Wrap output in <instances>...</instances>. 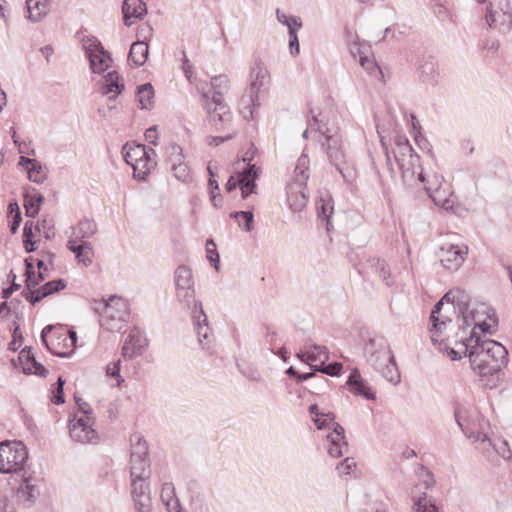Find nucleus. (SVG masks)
<instances>
[{
    "mask_svg": "<svg viewBox=\"0 0 512 512\" xmlns=\"http://www.w3.org/2000/svg\"><path fill=\"white\" fill-rule=\"evenodd\" d=\"M131 495L137 512H151L148 480L151 475L148 445L140 434L130 438Z\"/></svg>",
    "mask_w": 512,
    "mask_h": 512,
    "instance_id": "1",
    "label": "nucleus"
},
{
    "mask_svg": "<svg viewBox=\"0 0 512 512\" xmlns=\"http://www.w3.org/2000/svg\"><path fill=\"white\" fill-rule=\"evenodd\" d=\"M393 153L401 171L403 183L407 187L423 185L428 194L442 188L443 177L437 173H426L424 171L420 164V157L414 152L406 137H396Z\"/></svg>",
    "mask_w": 512,
    "mask_h": 512,
    "instance_id": "2",
    "label": "nucleus"
},
{
    "mask_svg": "<svg viewBox=\"0 0 512 512\" xmlns=\"http://www.w3.org/2000/svg\"><path fill=\"white\" fill-rule=\"evenodd\" d=\"M508 352L499 342L482 337L469 354L471 368L481 377L497 374L508 362Z\"/></svg>",
    "mask_w": 512,
    "mask_h": 512,
    "instance_id": "3",
    "label": "nucleus"
},
{
    "mask_svg": "<svg viewBox=\"0 0 512 512\" xmlns=\"http://www.w3.org/2000/svg\"><path fill=\"white\" fill-rule=\"evenodd\" d=\"M312 130H317L323 139H319L321 147L329 162L339 171L344 179L350 177L345 165L348 163L347 154L343 145V137L336 123H322L316 117L310 124Z\"/></svg>",
    "mask_w": 512,
    "mask_h": 512,
    "instance_id": "4",
    "label": "nucleus"
},
{
    "mask_svg": "<svg viewBox=\"0 0 512 512\" xmlns=\"http://www.w3.org/2000/svg\"><path fill=\"white\" fill-rule=\"evenodd\" d=\"M367 362L387 381L397 385L400 372L389 344L384 339H370L364 349Z\"/></svg>",
    "mask_w": 512,
    "mask_h": 512,
    "instance_id": "5",
    "label": "nucleus"
},
{
    "mask_svg": "<svg viewBox=\"0 0 512 512\" xmlns=\"http://www.w3.org/2000/svg\"><path fill=\"white\" fill-rule=\"evenodd\" d=\"M444 302L451 303L453 309L459 312L463 329L464 326L470 325L468 312L473 307H471L469 295L461 289L450 290L435 304L431 312L430 320L432 322V328L430 332L431 338L434 342L438 341L436 334L441 332L442 329H445L447 322H451V320H447L440 314Z\"/></svg>",
    "mask_w": 512,
    "mask_h": 512,
    "instance_id": "6",
    "label": "nucleus"
},
{
    "mask_svg": "<svg viewBox=\"0 0 512 512\" xmlns=\"http://www.w3.org/2000/svg\"><path fill=\"white\" fill-rule=\"evenodd\" d=\"M309 163L308 156L302 154L297 160L293 180L287 185V203L294 212L301 211L307 204L305 189L309 179Z\"/></svg>",
    "mask_w": 512,
    "mask_h": 512,
    "instance_id": "7",
    "label": "nucleus"
},
{
    "mask_svg": "<svg viewBox=\"0 0 512 512\" xmlns=\"http://www.w3.org/2000/svg\"><path fill=\"white\" fill-rule=\"evenodd\" d=\"M94 310L101 315L100 325L109 331H120L129 316L127 302L116 296L95 302Z\"/></svg>",
    "mask_w": 512,
    "mask_h": 512,
    "instance_id": "8",
    "label": "nucleus"
},
{
    "mask_svg": "<svg viewBox=\"0 0 512 512\" xmlns=\"http://www.w3.org/2000/svg\"><path fill=\"white\" fill-rule=\"evenodd\" d=\"M486 3L485 21L499 33L506 34L512 27V11L508 0H478Z\"/></svg>",
    "mask_w": 512,
    "mask_h": 512,
    "instance_id": "9",
    "label": "nucleus"
},
{
    "mask_svg": "<svg viewBox=\"0 0 512 512\" xmlns=\"http://www.w3.org/2000/svg\"><path fill=\"white\" fill-rule=\"evenodd\" d=\"M28 452L22 442L0 443V473H17L24 470Z\"/></svg>",
    "mask_w": 512,
    "mask_h": 512,
    "instance_id": "10",
    "label": "nucleus"
},
{
    "mask_svg": "<svg viewBox=\"0 0 512 512\" xmlns=\"http://www.w3.org/2000/svg\"><path fill=\"white\" fill-rule=\"evenodd\" d=\"M202 100L208 112L209 120L217 131L232 130V114L229 107L223 102L220 93L210 98L207 92H202Z\"/></svg>",
    "mask_w": 512,
    "mask_h": 512,
    "instance_id": "11",
    "label": "nucleus"
},
{
    "mask_svg": "<svg viewBox=\"0 0 512 512\" xmlns=\"http://www.w3.org/2000/svg\"><path fill=\"white\" fill-rule=\"evenodd\" d=\"M325 420L315 419V424L319 430L330 429L326 438L328 442V454L333 458H339L344 455L348 450V443L345 440L344 428L334 421L335 416L333 413L324 414Z\"/></svg>",
    "mask_w": 512,
    "mask_h": 512,
    "instance_id": "12",
    "label": "nucleus"
},
{
    "mask_svg": "<svg viewBox=\"0 0 512 512\" xmlns=\"http://www.w3.org/2000/svg\"><path fill=\"white\" fill-rule=\"evenodd\" d=\"M465 411L457 407L454 411L455 420L462 430V432L471 439L475 444L476 448L487 458L494 457V446L496 439H491L487 433L477 431H472L468 424L466 423V419L464 418Z\"/></svg>",
    "mask_w": 512,
    "mask_h": 512,
    "instance_id": "13",
    "label": "nucleus"
},
{
    "mask_svg": "<svg viewBox=\"0 0 512 512\" xmlns=\"http://www.w3.org/2000/svg\"><path fill=\"white\" fill-rule=\"evenodd\" d=\"M270 74L266 66L260 59L254 61L250 71V86L248 104L251 107H259V93L268 89L270 84Z\"/></svg>",
    "mask_w": 512,
    "mask_h": 512,
    "instance_id": "14",
    "label": "nucleus"
},
{
    "mask_svg": "<svg viewBox=\"0 0 512 512\" xmlns=\"http://www.w3.org/2000/svg\"><path fill=\"white\" fill-rule=\"evenodd\" d=\"M94 418L91 415H75L69 422V434L72 440L87 444L96 443L98 434L93 428Z\"/></svg>",
    "mask_w": 512,
    "mask_h": 512,
    "instance_id": "15",
    "label": "nucleus"
},
{
    "mask_svg": "<svg viewBox=\"0 0 512 512\" xmlns=\"http://www.w3.org/2000/svg\"><path fill=\"white\" fill-rule=\"evenodd\" d=\"M487 319L494 322V319L489 315L488 313V307L484 304L478 305L477 307H473L468 312V320H469V327L472 326V330L470 332H477L482 337H485V333L490 332L491 325L487 322ZM468 328V326H464V329L462 328V324L460 325V329L462 333H465V329Z\"/></svg>",
    "mask_w": 512,
    "mask_h": 512,
    "instance_id": "16",
    "label": "nucleus"
},
{
    "mask_svg": "<svg viewBox=\"0 0 512 512\" xmlns=\"http://www.w3.org/2000/svg\"><path fill=\"white\" fill-rule=\"evenodd\" d=\"M467 254V246L449 244L441 248L440 261L446 269L457 270L463 264Z\"/></svg>",
    "mask_w": 512,
    "mask_h": 512,
    "instance_id": "17",
    "label": "nucleus"
},
{
    "mask_svg": "<svg viewBox=\"0 0 512 512\" xmlns=\"http://www.w3.org/2000/svg\"><path fill=\"white\" fill-rule=\"evenodd\" d=\"M147 340L138 328H133L127 335L122 346V356L125 359H134L143 354L147 347Z\"/></svg>",
    "mask_w": 512,
    "mask_h": 512,
    "instance_id": "18",
    "label": "nucleus"
},
{
    "mask_svg": "<svg viewBox=\"0 0 512 512\" xmlns=\"http://www.w3.org/2000/svg\"><path fill=\"white\" fill-rule=\"evenodd\" d=\"M192 317L196 326L200 345L203 349H209L211 343L213 342V335L202 304H195V311Z\"/></svg>",
    "mask_w": 512,
    "mask_h": 512,
    "instance_id": "19",
    "label": "nucleus"
},
{
    "mask_svg": "<svg viewBox=\"0 0 512 512\" xmlns=\"http://www.w3.org/2000/svg\"><path fill=\"white\" fill-rule=\"evenodd\" d=\"M297 358L307 363L314 371V365H323L329 359L325 346L317 344H306L304 350L297 353Z\"/></svg>",
    "mask_w": 512,
    "mask_h": 512,
    "instance_id": "20",
    "label": "nucleus"
},
{
    "mask_svg": "<svg viewBox=\"0 0 512 512\" xmlns=\"http://www.w3.org/2000/svg\"><path fill=\"white\" fill-rule=\"evenodd\" d=\"M39 490L36 485V479L31 475H22V480L16 490V499L25 507L31 506L37 499Z\"/></svg>",
    "mask_w": 512,
    "mask_h": 512,
    "instance_id": "21",
    "label": "nucleus"
},
{
    "mask_svg": "<svg viewBox=\"0 0 512 512\" xmlns=\"http://www.w3.org/2000/svg\"><path fill=\"white\" fill-rule=\"evenodd\" d=\"M18 360L25 374H35L41 377H46L48 374L47 369L36 361L30 349H22L19 353Z\"/></svg>",
    "mask_w": 512,
    "mask_h": 512,
    "instance_id": "22",
    "label": "nucleus"
},
{
    "mask_svg": "<svg viewBox=\"0 0 512 512\" xmlns=\"http://www.w3.org/2000/svg\"><path fill=\"white\" fill-rule=\"evenodd\" d=\"M347 385L351 393L361 396L368 400L375 399V393L370 389L368 384L362 379L359 371L354 369L347 380Z\"/></svg>",
    "mask_w": 512,
    "mask_h": 512,
    "instance_id": "23",
    "label": "nucleus"
},
{
    "mask_svg": "<svg viewBox=\"0 0 512 512\" xmlns=\"http://www.w3.org/2000/svg\"><path fill=\"white\" fill-rule=\"evenodd\" d=\"M24 208L28 217L34 218L38 215L44 196L33 187H24Z\"/></svg>",
    "mask_w": 512,
    "mask_h": 512,
    "instance_id": "24",
    "label": "nucleus"
},
{
    "mask_svg": "<svg viewBox=\"0 0 512 512\" xmlns=\"http://www.w3.org/2000/svg\"><path fill=\"white\" fill-rule=\"evenodd\" d=\"M122 12L125 25L131 26L134 23L131 19H142L147 13V7L142 0H125Z\"/></svg>",
    "mask_w": 512,
    "mask_h": 512,
    "instance_id": "25",
    "label": "nucleus"
},
{
    "mask_svg": "<svg viewBox=\"0 0 512 512\" xmlns=\"http://www.w3.org/2000/svg\"><path fill=\"white\" fill-rule=\"evenodd\" d=\"M100 89L104 95L112 94V99L123 91L124 83L116 71H111L102 78Z\"/></svg>",
    "mask_w": 512,
    "mask_h": 512,
    "instance_id": "26",
    "label": "nucleus"
},
{
    "mask_svg": "<svg viewBox=\"0 0 512 512\" xmlns=\"http://www.w3.org/2000/svg\"><path fill=\"white\" fill-rule=\"evenodd\" d=\"M67 246L69 250L75 254L78 262L86 267L92 263L93 249L89 242L69 240Z\"/></svg>",
    "mask_w": 512,
    "mask_h": 512,
    "instance_id": "27",
    "label": "nucleus"
},
{
    "mask_svg": "<svg viewBox=\"0 0 512 512\" xmlns=\"http://www.w3.org/2000/svg\"><path fill=\"white\" fill-rule=\"evenodd\" d=\"M48 11V0H26V18L31 22H39Z\"/></svg>",
    "mask_w": 512,
    "mask_h": 512,
    "instance_id": "28",
    "label": "nucleus"
},
{
    "mask_svg": "<svg viewBox=\"0 0 512 512\" xmlns=\"http://www.w3.org/2000/svg\"><path fill=\"white\" fill-rule=\"evenodd\" d=\"M149 152L155 154L154 149H147V147L142 144L130 145L127 143L122 148L123 158L125 162L130 166L136 161H139L141 158H145V155H147Z\"/></svg>",
    "mask_w": 512,
    "mask_h": 512,
    "instance_id": "29",
    "label": "nucleus"
},
{
    "mask_svg": "<svg viewBox=\"0 0 512 512\" xmlns=\"http://www.w3.org/2000/svg\"><path fill=\"white\" fill-rule=\"evenodd\" d=\"M97 231V225L94 221L89 219L81 220L77 227L73 229L72 236L69 240H76L78 242H87L86 239L91 238Z\"/></svg>",
    "mask_w": 512,
    "mask_h": 512,
    "instance_id": "30",
    "label": "nucleus"
},
{
    "mask_svg": "<svg viewBox=\"0 0 512 512\" xmlns=\"http://www.w3.org/2000/svg\"><path fill=\"white\" fill-rule=\"evenodd\" d=\"M88 60L91 71L98 74L105 72L112 63L111 55L105 49L93 54Z\"/></svg>",
    "mask_w": 512,
    "mask_h": 512,
    "instance_id": "31",
    "label": "nucleus"
},
{
    "mask_svg": "<svg viewBox=\"0 0 512 512\" xmlns=\"http://www.w3.org/2000/svg\"><path fill=\"white\" fill-rule=\"evenodd\" d=\"M420 78L423 82L434 85L437 82V63L433 57L423 60L419 67Z\"/></svg>",
    "mask_w": 512,
    "mask_h": 512,
    "instance_id": "32",
    "label": "nucleus"
},
{
    "mask_svg": "<svg viewBox=\"0 0 512 512\" xmlns=\"http://www.w3.org/2000/svg\"><path fill=\"white\" fill-rule=\"evenodd\" d=\"M151 152L145 155V158H141L131 165L133 168V176L138 180H145L146 176L156 166V162L151 158Z\"/></svg>",
    "mask_w": 512,
    "mask_h": 512,
    "instance_id": "33",
    "label": "nucleus"
},
{
    "mask_svg": "<svg viewBox=\"0 0 512 512\" xmlns=\"http://www.w3.org/2000/svg\"><path fill=\"white\" fill-rule=\"evenodd\" d=\"M333 200L331 196L326 193L321 195L317 202L318 217L326 221V229L330 230V218L333 214Z\"/></svg>",
    "mask_w": 512,
    "mask_h": 512,
    "instance_id": "34",
    "label": "nucleus"
},
{
    "mask_svg": "<svg viewBox=\"0 0 512 512\" xmlns=\"http://www.w3.org/2000/svg\"><path fill=\"white\" fill-rule=\"evenodd\" d=\"M136 98L141 109L150 110L154 106V89L150 83H145L137 88Z\"/></svg>",
    "mask_w": 512,
    "mask_h": 512,
    "instance_id": "35",
    "label": "nucleus"
},
{
    "mask_svg": "<svg viewBox=\"0 0 512 512\" xmlns=\"http://www.w3.org/2000/svg\"><path fill=\"white\" fill-rule=\"evenodd\" d=\"M148 57V45L144 41L134 42L129 51L128 60L136 66H142Z\"/></svg>",
    "mask_w": 512,
    "mask_h": 512,
    "instance_id": "36",
    "label": "nucleus"
},
{
    "mask_svg": "<svg viewBox=\"0 0 512 512\" xmlns=\"http://www.w3.org/2000/svg\"><path fill=\"white\" fill-rule=\"evenodd\" d=\"M160 497L169 512H176L179 510V501L175 496L174 486L172 483H163Z\"/></svg>",
    "mask_w": 512,
    "mask_h": 512,
    "instance_id": "37",
    "label": "nucleus"
},
{
    "mask_svg": "<svg viewBox=\"0 0 512 512\" xmlns=\"http://www.w3.org/2000/svg\"><path fill=\"white\" fill-rule=\"evenodd\" d=\"M176 295L180 302L184 303L189 309H192V315L195 311V304H201L195 300V291L192 287H176Z\"/></svg>",
    "mask_w": 512,
    "mask_h": 512,
    "instance_id": "38",
    "label": "nucleus"
},
{
    "mask_svg": "<svg viewBox=\"0 0 512 512\" xmlns=\"http://www.w3.org/2000/svg\"><path fill=\"white\" fill-rule=\"evenodd\" d=\"M36 286H38V280H35V276H29L26 278V287L21 292L22 296L32 305L41 301L38 289H34Z\"/></svg>",
    "mask_w": 512,
    "mask_h": 512,
    "instance_id": "39",
    "label": "nucleus"
},
{
    "mask_svg": "<svg viewBox=\"0 0 512 512\" xmlns=\"http://www.w3.org/2000/svg\"><path fill=\"white\" fill-rule=\"evenodd\" d=\"M260 170L254 164H248V167L240 172L237 176L238 187L241 188V185L245 184L248 186L251 183H255L256 179L259 177Z\"/></svg>",
    "mask_w": 512,
    "mask_h": 512,
    "instance_id": "40",
    "label": "nucleus"
},
{
    "mask_svg": "<svg viewBox=\"0 0 512 512\" xmlns=\"http://www.w3.org/2000/svg\"><path fill=\"white\" fill-rule=\"evenodd\" d=\"M66 286H67V283L63 279H56V280L46 282L44 285H42L40 288H38L40 300H42L43 298H45L53 293H56V292H59V291L65 289Z\"/></svg>",
    "mask_w": 512,
    "mask_h": 512,
    "instance_id": "41",
    "label": "nucleus"
},
{
    "mask_svg": "<svg viewBox=\"0 0 512 512\" xmlns=\"http://www.w3.org/2000/svg\"><path fill=\"white\" fill-rule=\"evenodd\" d=\"M276 18L279 23L285 25L288 28L289 33L291 32V29L294 31H299L302 27L301 18L289 16L280 9L276 10Z\"/></svg>",
    "mask_w": 512,
    "mask_h": 512,
    "instance_id": "42",
    "label": "nucleus"
},
{
    "mask_svg": "<svg viewBox=\"0 0 512 512\" xmlns=\"http://www.w3.org/2000/svg\"><path fill=\"white\" fill-rule=\"evenodd\" d=\"M81 44L88 59L92 57L93 54L104 50L101 42L95 36H84L81 39Z\"/></svg>",
    "mask_w": 512,
    "mask_h": 512,
    "instance_id": "43",
    "label": "nucleus"
},
{
    "mask_svg": "<svg viewBox=\"0 0 512 512\" xmlns=\"http://www.w3.org/2000/svg\"><path fill=\"white\" fill-rule=\"evenodd\" d=\"M176 287H192L193 277L192 271L186 266H179L175 271Z\"/></svg>",
    "mask_w": 512,
    "mask_h": 512,
    "instance_id": "44",
    "label": "nucleus"
},
{
    "mask_svg": "<svg viewBox=\"0 0 512 512\" xmlns=\"http://www.w3.org/2000/svg\"><path fill=\"white\" fill-rule=\"evenodd\" d=\"M28 179L36 184H42L47 179V168L37 161L27 168Z\"/></svg>",
    "mask_w": 512,
    "mask_h": 512,
    "instance_id": "45",
    "label": "nucleus"
},
{
    "mask_svg": "<svg viewBox=\"0 0 512 512\" xmlns=\"http://www.w3.org/2000/svg\"><path fill=\"white\" fill-rule=\"evenodd\" d=\"M480 340V334L477 332H470L469 338H464L459 343H456L457 351L460 352L462 356H468L470 352L473 350L474 344Z\"/></svg>",
    "mask_w": 512,
    "mask_h": 512,
    "instance_id": "46",
    "label": "nucleus"
},
{
    "mask_svg": "<svg viewBox=\"0 0 512 512\" xmlns=\"http://www.w3.org/2000/svg\"><path fill=\"white\" fill-rule=\"evenodd\" d=\"M53 327L51 325L46 326L42 332H41V339L44 345L46 346L47 350L51 352L53 355L59 356V357H67L68 353L61 352L57 350L55 343L53 340L49 339L51 336Z\"/></svg>",
    "mask_w": 512,
    "mask_h": 512,
    "instance_id": "47",
    "label": "nucleus"
},
{
    "mask_svg": "<svg viewBox=\"0 0 512 512\" xmlns=\"http://www.w3.org/2000/svg\"><path fill=\"white\" fill-rule=\"evenodd\" d=\"M436 205L443 207L445 210L453 208L454 201L447 196L446 189L440 188L429 194Z\"/></svg>",
    "mask_w": 512,
    "mask_h": 512,
    "instance_id": "48",
    "label": "nucleus"
},
{
    "mask_svg": "<svg viewBox=\"0 0 512 512\" xmlns=\"http://www.w3.org/2000/svg\"><path fill=\"white\" fill-rule=\"evenodd\" d=\"M230 217L235 219L239 226H241V221H244L243 228L245 231L250 232L252 230V223L254 218L252 210L233 212L230 214Z\"/></svg>",
    "mask_w": 512,
    "mask_h": 512,
    "instance_id": "49",
    "label": "nucleus"
},
{
    "mask_svg": "<svg viewBox=\"0 0 512 512\" xmlns=\"http://www.w3.org/2000/svg\"><path fill=\"white\" fill-rule=\"evenodd\" d=\"M414 507L416 512H438L434 501L428 498L426 493H423V496H420L414 500Z\"/></svg>",
    "mask_w": 512,
    "mask_h": 512,
    "instance_id": "50",
    "label": "nucleus"
},
{
    "mask_svg": "<svg viewBox=\"0 0 512 512\" xmlns=\"http://www.w3.org/2000/svg\"><path fill=\"white\" fill-rule=\"evenodd\" d=\"M171 169L179 181L188 182L191 180L190 168L184 161L171 165Z\"/></svg>",
    "mask_w": 512,
    "mask_h": 512,
    "instance_id": "51",
    "label": "nucleus"
},
{
    "mask_svg": "<svg viewBox=\"0 0 512 512\" xmlns=\"http://www.w3.org/2000/svg\"><path fill=\"white\" fill-rule=\"evenodd\" d=\"M443 330L441 332H438L436 334V338L438 339V341L434 342L432 339V343L436 346H438V349L440 351H446L448 356L450 357L451 360H460L463 356L460 354L459 351H457V349L455 348H449L448 345L444 342V340L441 338V334H442Z\"/></svg>",
    "mask_w": 512,
    "mask_h": 512,
    "instance_id": "52",
    "label": "nucleus"
},
{
    "mask_svg": "<svg viewBox=\"0 0 512 512\" xmlns=\"http://www.w3.org/2000/svg\"><path fill=\"white\" fill-rule=\"evenodd\" d=\"M230 80L226 75H218L211 79V86L215 93H220L223 97V93L229 89Z\"/></svg>",
    "mask_w": 512,
    "mask_h": 512,
    "instance_id": "53",
    "label": "nucleus"
},
{
    "mask_svg": "<svg viewBox=\"0 0 512 512\" xmlns=\"http://www.w3.org/2000/svg\"><path fill=\"white\" fill-rule=\"evenodd\" d=\"M167 153L171 165L184 161L183 149L174 142L167 146Z\"/></svg>",
    "mask_w": 512,
    "mask_h": 512,
    "instance_id": "54",
    "label": "nucleus"
},
{
    "mask_svg": "<svg viewBox=\"0 0 512 512\" xmlns=\"http://www.w3.org/2000/svg\"><path fill=\"white\" fill-rule=\"evenodd\" d=\"M500 456L505 460H509L512 457V452L506 440L497 438L494 446V456Z\"/></svg>",
    "mask_w": 512,
    "mask_h": 512,
    "instance_id": "55",
    "label": "nucleus"
},
{
    "mask_svg": "<svg viewBox=\"0 0 512 512\" xmlns=\"http://www.w3.org/2000/svg\"><path fill=\"white\" fill-rule=\"evenodd\" d=\"M342 364L339 362H333L329 365H314V372H321L323 374L329 375V376H337L339 375L340 371L342 370Z\"/></svg>",
    "mask_w": 512,
    "mask_h": 512,
    "instance_id": "56",
    "label": "nucleus"
},
{
    "mask_svg": "<svg viewBox=\"0 0 512 512\" xmlns=\"http://www.w3.org/2000/svg\"><path fill=\"white\" fill-rule=\"evenodd\" d=\"M206 254L210 264L213 265L216 270H218L219 254L217 252L216 244L213 241V239H208L206 241Z\"/></svg>",
    "mask_w": 512,
    "mask_h": 512,
    "instance_id": "57",
    "label": "nucleus"
},
{
    "mask_svg": "<svg viewBox=\"0 0 512 512\" xmlns=\"http://www.w3.org/2000/svg\"><path fill=\"white\" fill-rule=\"evenodd\" d=\"M121 360L111 362L106 366V375L116 379L117 386H121L124 378L120 375Z\"/></svg>",
    "mask_w": 512,
    "mask_h": 512,
    "instance_id": "58",
    "label": "nucleus"
},
{
    "mask_svg": "<svg viewBox=\"0 0 512 512\" xmlns=\"http://www.w3.org/2000/svg\"><path fill=\"white\" fill-rule=\"evenodd\" d=\"M9 211H10V214L12 215V222L10 224V231L14 234L16 233L19 225H20V222H21V213H20V210H19V207L16 203L14 204H9Z\"/></svg>",
    "mask_w": 512,
    "mask_h": 512,
    "instance_id": "59",
    "label": "nucleus"
},
{
    "mask_svg": "<svg viewBox=\"0 0 512 512\" xmlns=\"http://www.w3.org/2000/svg\"><path fill=\"white\" fill-rule=\"evenodd\" d=\"M23 245L27 253L35 251V241H33V230L23 229Z\"/></svg>",
    "mask_w": 512,
    "mask_h": 512,
    "instance_id": "60",
    "label": "nucleus"
},
{
    "mask_svg": "<svg viewBox=\"0 0 512 512\" xmlns=\"http://www.w3.org/2000/svg\"><path fill=\"white\" fill-rule=\"evenodd\" d=\"M355 467L356 463L354 459L347 457L343 462L337 465V470L340 474L349 475Z\"/></svg>",
    "mask_w": 512,
    "mask_h": 512,
    "instance_id": "61",
    "label": "nucleus"
},
{
    "mask_svg": "<svg viewBox=\"0 0 512 512\" xmlns=\"http://www.w3.org/2000/svg\"><path fill=\"white\" fill-rule=\"evenodd\" d=\"M376 269L379 273V276L383 279V281H385L386 285L390 286L392 284V282L389 281L390 270L387 268L385 261L378 259Z\"/></svg>",
    "mask_w": 512,
    "mask_h": 512,
    "instance_id": "62",
    "label": "nucleus"
},
{
    "mask_svg": "<svg viewBox=\"0 0 512 512\" xmlns=\"http://www.w3.org/2000/svg\"><path fill=\"white\" fill-rule=\"evenodd\" d=\"M12 336H13V339L9 343V349L12 351H16L19 349V347L21 346L22 341H23V336L20 331V327L18 325H16L14 327Z\"/></svg>",
    "mask_w": 512,
    "mask_h": 512,
    "instance_id": "63",
    "label": "nucleus"
},
{
    "mask_svg": "<svg viewBox=\"0 0 512 512\" xmlns=\"http://www.w3.org/2000/svg\"><path fill=\"white\" fill-rule=\"evenodd\" d=\"M298 31H294L291 29L289 33V49L292 55H296L299 53V40H298Z\"/></svg>",
    "mask_w": 512,
    "mask_h": 512,
    "instance_id": "64",
    "label": "nucleus"
}]
</instances>
